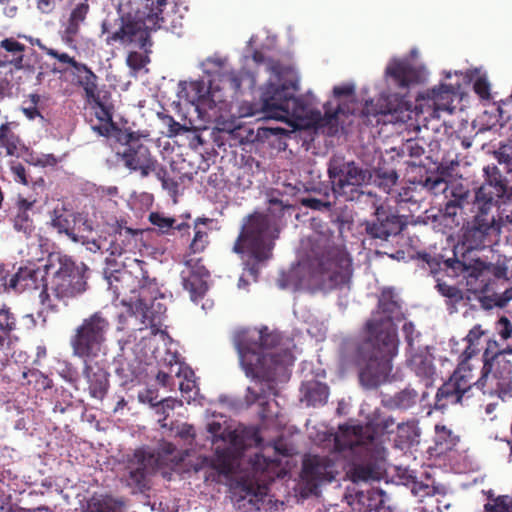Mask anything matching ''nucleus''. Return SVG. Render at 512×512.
<instances>
[{"label":"nucleus","instance_id":"6e6d98bb","mask_svg":"<svg viewBox=\"0 0 512 512\" xmlns=\"http://www.w3.org/2000/svg\"><path fill=\"white\" fill-rule=\"evenodd\" d=\"M287 135V130L282 127H258L257 131L248 129L246 139L249 142H263L270 137Z\"/></svg>","mask_w":512,"mask_h":512},{"label":"nucleus","instance_id":"e433bc0d","mask_svg":"<svg viewBox=\"0 0 512 512\" xmlns=\"http://www.w3.org/2000/svg\"><path fill=\"white\" fill-rule=\"evenodd\" d=\"M136 234L132 229H120L110 235L108 246L105 248L111 256H122L131 250L133 236Z\"/></svg>","mask_w":512,"mask_h":512},{"label":"nucleus","instance_id":"f704fd0d","mask_svg":"<svg viewBox=\"0 0 512 512\" xmlns=\"http://www.w3.org/2000/svg\"><path fill=\"white\" fill-rule=\"evenodd\" d=\"M458 442L459 436L450 428L446 425L437 424L435 426L434 446L431 447V450H433L436 455H443L453 450Z\"/></svg>","mask_w":512,"mask_h":512},{"label":"nucleus","instance_id":"b1692460","mask_svg":"<svg viewBox=\"0 0 512 512\" xmlns=\"http://www.w3.org/2000/svg\"><path fill=\"white\" fill-rule=\"evenodd\" d=\"M482 369L498 376L500 380L512 384V362L499 352V343L494 339H489L486 348L482 354Z\"/></svg>","mask_w":512,"mask_h":512},{"label":"nucleus","instance_id":"c756f323","mask_svg":"<svg viewBox=\"0 0 512 512\" xmlns=\"http://www.w3.org/2000/svg\"><path fill=\"white\" fill-rule=\"evenodd\" d=\"M178 96L199 109L209 101V90L203 81H183L179 83Z\"/></svg>","mask_w":512,"mask_h":512},{"label":"nucleus","instance_id":"4468645a","mask_svg":"<svg viewBox=\"0 0 512 512\" xmlns=\"http://www.w3.org/2000/svg\"><path fill=\"white\" fill-rule=\"evenodd\" d=\"M473 369L466 362L459 363L450 377L438 388L434 407L444 411L451 405H468L473 397Z\"/></svg>","mask_w":512,"mask_h":512},{"label":"nucleus","instance_id":"0e129e2a","mask_svg":"<svg viewBox=\"0 0 512 512\" xmlns=\"http://www.w3.org/2000/svg\"><path fill=\"white\" fill-rule=\"evenodd\" d=\"M356 499L359 504H362L363 506L366 505L365 508H358L359 512H375L378 505H379V499L377 497V494L375 492H371V498L368 494H365L364 492H359L356 494Z\"/></svg>","mask_w":512,"mask_h":512},{"label":"nucleus","instance_id":"4d7b16f0","mask_svg":"<svg viewBox=\"0 0 512 512\" xmlns=\"http://www.w3.org/2000/svg\"><path fill=\"white\" fill-rule=\"evenodd\" d=\"M490 278L488 274L477 278H466V293L473 294L476 298L485 295L489 291Z\"/></svg>","mask_w":512,"mask_h":512},{"label":"nucleus","instance_id":"a211bd4d","mask_svg":"<svg viewBox=\"0 0 512 512\" xmlns=\"http://www.w3.org/2000/svg\"><path fill=\"white\" fill-rule=\"evenodd\" d=\"M483 183L475 190L472 205H482L497 209L499 199L507 191V183L499 168L492 164L483 168Z\"/></svg>","mask_w":512,"mask_h":512},{"label":"nucleus","instance_id":"ddd939ff","mask_svg":"<svg viewBox=\"0 0 512 512\" xmlns=\"http://www.w3.org/2000/svg\"><path fill=\"white\" fill-rule=\"evenodd\" d=\"M117 140L123 146V150L117 152V156L125 168L131 172H138L142 178L148 177L152 171H155L159 162L152 154L146 140L138 132L126 131L117 136Z\"/></svg>","mask_w":512,"mask_h":512},{"label":"nucleus","instance_id":"8fccbe9b","mask_svg":"<svg viewBox=\"0 0 512 512\" xmlns=\"http://www.w3.org/2000/svg\"><path fill=\"white\" fill-rule=\"evenodd\" d=\"M206 223L200 221L198 219L194 225V236L189 245V254H198L202 253L209 243V235L207 228L205 227Z\"/></svg>","mask_w":512,"mask_h":512},{"label":"nucleus","instance_id":"c03bdc74","mask_svg":"<svg viewBox=\"0 0 512 512\" xmlns=\"http://www.w3.org/2000/svg\"><path fill=\"white\" fill-rule=\"evenodd\" d=\"M418 401V393L412 388H405L385 401V405L391 409L407 410Z\"/></svg>","mask_w":512,"mask_h":512},{"label":"nucleus","instance_id":"e2e57ef3","mask_svg":"<svg viewBox=\"0 0 512 512\" xmlns=\"http://www.w3.org/2000/svg\"><path fill=\"white\" fill-rule=\"evenodd\" d=\"M416 188V185L402 188V190L398 193L397 202L399 204L411 203L412 205L418 206L419 203L423 200V197L421 192L417 191Z\"/></svg>","mask_w":512,"mask_h":512},{"label":"nucleus","instance_id":"a19ab883","mask_svg":"<svg viewBox=\"0 0 512 512\" xmlns=\"http://www.w3.org/2000/svg\"><path fill=\"white\" fill-rule=\"evenodd\" d=\"M304 398L310 406H321L327 402L329 387L319 381H309L302 388Z\"/></svg>","mask_w":512,"mask_h":512},{"label":"nucleus","instance_id":"338daca9","mask_svg":"<svg viewBox=\"0 0 512 512\" xmlns=\"http://www.w3.org/2000/svg\"><path fill=\"white\" fill-rule=\"evenodd\" d=\"M223 81L225 83H222L224 89H228L232 95L237 94L242 86V78L239 76L238 73L231 71L227 72L223 75Z\"/></svg>","mask_w":512,"mask_h":512},{"label":"nucleus","instance_id":"412c9836","mask_svg":"<svg viewBox=\"0 0 512 512\" xmlns=\"http://www.w3.org/2000/svg\"><path fill=\"white\" fill-rule=\"evenodd\" d=\"M375 219L366 223V233L373 239L387 241L389 237L402 232L405 222L402 217L383 206L375 210Z\"/></svg>","mask_w":512,"mask_h":512},{"label":"nucleus","instance_id":"7ed1b4c3","mask_svg":"<svg viewBox=\"0 0 512 512\" xmlns=\"http://www.w3.org/2000/svg\"><path fill=\"white\" fill-rule=\"evenodd\" d=\"M166 5L167 0H144L142 8L126 11L120 4L117 17L108 15L102 21L101 32L106 35V44L133 45L149 53L151 32L167 28L168 20L163 14Z\"/></svg>","mask_w":512,"mask_h":512},{"label":"nucleus","instance_id":"473e14b6","mask_svg":"<svg viewBox=\"0 0 512 512\" xmlns=\"http://www.w3.org/2000/svg\"><path fill=\"white\" fill-rule=\"evenodd\" d=\"M74 84L83 88L86 99L94 98L99 93L96 74L84 63H80L72 71Z\"/></svg>","mask_w":512,"mask_h":512},{"label":"nucleus","instance_id":"cd10ccee","mask_svg":"<svg viewBox=\"0 0 512 512\" xmlns=\"http://www.w3.org/2000/svg\"><path fill=\"white\" fill-rule=\"evenodd\" d=\"M34 203L35 201H29L19 196L14 206L9 208L8 216L14 230L21 233L25 238H30L35 233L36 227L34 220L30 216V211H32Z\"/></svg>","mask_w":512,"mask_h":512},{"label":"nucleus","instance_id":"2f4dec72","mask_svg":"<svg viewBox=\"0 0 512 512\" xmlns=\"http://www.w3.org/2000/svg\"><path fill=\"white\" fill-rule=\"evenodd\" d=\"M436 289L441 296L445 298V305L450 314L458 312L459 305H466L472 298L466 292L454 285H449L444 281H437Z\"/></svg>","mask_w":512,"mask_h":512},{"label":"nucleus","instance_id":"393cba45","mask_svg":"<svg viewBox=\"0 0 512 512\" xmlns=\"http://www.w3.org/2000/svg\"><path fill=\"white\" fill-rule=\"evenodd\" d=\"M154 454L138 449L129 462V476L127 483L137 492L149 489L148 475L153 467Z\"/></svg>","mask_w":512,"mask_h":512},{"label":"nucleus","instance_id":"49530a36","mask_svg":"<svg viewBox=\"0 0 512 512\" xmlns=\"http://www.w3.org/2000/svg\"><path fill=\"white\" fill-rule=\"evenodd\" d=\"M23 385L31 386L37 392L45 391L53 387V381L38 369H27L22 373Z\"/></svg>","mask_w":512,"mask_h":512},{"label":"nucleus","instance_id":"f03ea898","mask_svg":"<svg viewBox=\"0 0 512 512\" xmlns=\"http://www.w3.org/2000/svg\"><path fill=\"white\" fill-rule=\"evenodd\" d=\"M365 331L366 337L355 345L351 353L342 357V362L346 367L357 368L360 385L371 390L389 379L399 341L395 329L384 328L376 320H368Z\"/></svg>","mask_w":512,"mask_h":512},{"label":"nucleus","instance_id":"4c0bfd02","mask_svg":"<svg viewBox=\"0 0 512 512\" xmlns=\"http://www.w3.org/2000/svg\"><path fill=\"white\" fill-rule=\"evenodd\" d=\"M87 101L92 104V108L95 110V116L101 123L114 122V106L111 103V95L109 92L101 91L95 94L94 98H88Z\"/></svg>","mask_w":512,"mask_h":512},{"label":"nucleus","instance_id":"ea45409f","mask_svg":"<svg viewBox=\"0 0 512 512\" xmlns=\"http://www.w3.org/2000/svg\"><path fill=\"white\" fill-rule=\"evenodd\" d=\"M409 364L418 377L427 381L426 386L431 384V378L435 373V367L430 354L424 352L415 353L409 359Z\"/></svg>","mask_w":512,"mask_h":512},{"label":"nucleus","instance_id":"864d4df0","mask_svg":"<svg viewBox=\"0 0 512 512\" xmlns=\"http://www.w3.org/2000/svg\"><path fill=\"white\" fill-rule=\"evenodd\" d=\"M16 317L10 311V308L4 305L0 308V348L4 346L10 333L16 328Z\"/></svg>","mask_w":512,"mask_h":512},{"label":"nucleus","instance_id":"bf43d9fd","mask_svg":"<svg viewBox=\"0 0 512 512\" xmlns=\"http://www.w3.org/2000/svg\"><path fill=\"white\" fill-rule=\"evenodd\" d=\"M329 192L325 191L323 198H316L312 196L302 197L300 203L302 206L317 211H329L332 208V203L328 200Z\"/></svg>","mask_w":512,"mask_h":512},{"label":"nucleus","instance_id":"f257e3e1","mask_svg":"<svg viewBox=\"0 0 512 512\" xmlns=\"http://www.w3.org/2000/svg\"><path fill=\"white\" fill-rule=\"evenodd\" d=\"M240 364L247 377L261 381L274 380L277 372L292 366L295 360L291 341L267 326L243 329L233 339Z\"/></svg>","mask_w":512,"mask_h":512},{"label":"nucleus","instance_id":"39448f33","mask_svg":"<svg viewBox=\"0 0 512 512\" xmlns=\"http://www.w3.org/2000/svg\"><path fill=\"white\" fill-rule=\"evenodd\" d=\"M270 220L261 213H254L246 218L241 231L234 243L233 251L237 254L247 253L253 260L247 262L249 274L257 278L259 264L270 259L273 244L269 239Z\"/></svg>","mask_w":512,"mask_h":512},{"label":"nucleus","instance_id":"052dcab7","mask_svg":"<svg viewBox=\"0 0 512 512\" xmlns=\"http://www.w3.org/2000/svg\"><path fill=\"white\" fill-rule=\"evenodd\" d=\"M449 201L465 208L470 203V191L462 184H452L449 188Z\"/></svg>","mask_w":512,"mask_h":512},{"label":"nucleus","instance_id":"774afa93","mask_svg":"<svg viewBox=\"0 0 512 512\" xmlns=\"http://www.w3.org/2000/svg\"><path fill=\"white\" fill-rule=\"evenodd\" d=\"M495 330L503 341L512 337V323L506 316H501L497 320Z\"/></svg>","mask_w":512,"mask_h":512},{"label":"nucleus","instance_id":"72a5a7b5","mask_svg":"<svg viewBox=\"0 0 512 512\" xmlns=\"http://www.w3.org/2000/svg\"><path fill=\"white\" fill-rule=\"evenodd\" d=\"M88 12L89 4L87 0L77 4L73 8L63 35V40L66 44L72 45L74 43V38L79 32L80 24L86 19Z\"/></svg>","mask_w":512,"mask_h":512},{"label":"nucleus","instance_id":"79ce46f5","mask_svg":"<svg viewBox=\"0 0 512 512\" xmlns=\"http://www.w3.org/2000/svg\"><path fill=\"white\" fill-rule=\"evenodd\" d=\"M124 505L122 499L95 494L87 501V512H115V510L122 509Z\"/></svg>","mask_w":512,"mask_h":512},{"label":"nucleus","instance_id":"dca6fc26","mask_svg":"<svg viewBox=\"0 0 512 512\" xmlns=\"http://www.w3.org/2000/svg\"><path fill=\"white\" fill-rule=\"evenodd\" d=\"M335 463L327 456L311 455L303 460L301 481L303 488L310 494H316L318 488L332 482L336 476Z\"/></svg>","mask_w":512,"mask_h":512},{"label":"nucleus","instance_id":"6ab92c4d","mask_svg":"<svg viewBox=\"0 0 512 512\" xmlns=\"http://www.w3.org/2000/svg\"><path fill=\"white\" fill-rule=\"evenodd\" d=\"M220 440L225 446H216L213 465L218 474H230L234 462L239 459L246 448L244 438L236 431L224 428Z\"/></svg>","mask_w":512,"mask_h":512},{"label":"nucleus","instance_id":"a878e982","mask_svg":"<svg viewBox=\"0 0 512 512\" xmlns=\"http://www.w3.org/2000/svg\"><path fill=\"white\" fill-rule=\"evenodd\" d=\"M385 75L399 88L421 83L425 79V69L408 60H394L388 64Z\"/></svg>","mask_w":512,"mask_h":512},{"label":"nucleus","instance_id":"5701e85b","mask_svg":"<svg viewBox=\"0 0 512 512\" xmlns=\"http://www.w3.org/2000/svg\"><path fill=\"white\" fill-rule=\"evenodd\" d=\"M83 362L82 375L88 384L89 394L93 398L102 400L110 386L105 360L85 359Z\"/></svg>","mask_w":512,"mask_h":512},{"label":"nucleus","instance_id":"9d476101","mask_svg":"<svg viewBox=\"0 0 512 512\" xmlns=\"http://www.w3.org/2000/svg\"><path fill=\"white\" fill-rule=\"evenodd\" d=\"M284 112V120L292 117L297 120L305 121L307 126H313L316 130H321L327 136H335L339 131V115L344 114L340 105L335 110L324 105L325 112L312 108L311 101L304 96H295L291 93Z\"/></svg>","mask_w":512,"mask_h":512},{"label":"nucleus","instance_id":"2eb2a0df","mask_svg":"<svg viewBox=\"0 0 512 512\" xmlns=\"http://www.w3.org/2000/svg\"><path fill=\"white\" fill-rule=\"evenodd\" d=\"M298 84L295 82L267 83L261 93V106L245 103L240 107L242 117L255 116L263 113L265 117L284 120L286 102L291 93H296Z\"/></svg>","mask_w":512,"mask_h":512},{"label":"nucleus","instance_id":"6e6552de","mask_svg":"<svg viewBox=\"0 0 512 512\" xmlns=\"http://www.w3.org/2000/svg\"><path fill=\"white\" fill-rule=\"evenodd\" d=\"M110 323L102 312L98 311L83 319L70 338L73 355L85 359H97L104 354Z\"/></svg>","mask_w":512,"mask_h":512},{"label":"nucleus","instance_id":"bb28decb","mask_svg":"<svg viewBox=\"0 0 512 512\" xmlns=\"http://www.w3.org/2000/svg\"><path fill=\"white\" fill-rule=\"evenodd\" d=\"M82 220L80 213L70 211L64 204H57L49 212V226L55 229L59 234H65L75 243H85L84 236H80L74 231V224Z\"/></svg>","mask_w":512,"mask_h":512},{"label":"nucleus","instance_id":"7c9ffc66","mask_svg":"<svg viewBox=\"0 0 512 512\" xmlns=\"http://www.w3.org/2000/svg\"><path fill=\"white\" fill-rule=\"evenodd\" d=\"M384 455V448L381 446H375V454L371 457V463L355 464L350 469L349 474L353 482L378 480L381 472L378 465L376 464L377 459H382Z\"/></svg>","mask_w":512,"mask_h":512},{"label":"nucleus","instance_id":"de8ad7c7","mask_svg":"<svg viewBox=\"0 0 512 512\" xmlns=\"http://www.w3.org/2000/svg\"><path fill=\"white\" fill-rule=\"evenodd\" d=\"M378 308L385 318L389 321L401 320L403 313L399 303L394 300L392 292L384 291L379 299Z\"/></svg>","mask_w":512,"mask_h":512},{"label":"nucleus","instance_id":"9b49d317","mask_svg":"<svg viewBox=\"0 0 512 512\" xmlns=\"http://www.w3.org/2000/svg\"><path fill=\"white\" fill-rule=\"evenodd\" d=\"M327 173L335 196L346 201L360 200L364 194L362 187L368 180L367 170L354 161L334 157L328 163Z\"/></svg>","mask_w":512,"mask_h":512},{"label":"nucleus","instance_id":"c85d7f7f","mask_svg":"<svg viewBox=\"0 0 512 512\" xmlns=\"http://www.w3.org/2000/svg\"><path fill=\"white\" fill-rule=\"evenodd\" d=\"M473 390L477 389L483 395L497 396L504 400L512 395V384H508L493 373L481 369V375L476 381H472Z\"/></svg>","mask_w":512,"mask_h":512},{"label":"nucleus","instance_id":"13d9d810","mask_svg":"<svg viewBox=\"0 0 512 512\" xmlns=\"http://www.w3.org/2000/svg\"><path fill=\"white\" fill-rule=\"evenodd\" d=\"M422 189L437 195L439 193H447L450 186L448 182L439 175L427 176L418 183Z\"/></svg>","mask_w":512,"mask_h":512},{"label":"nucleus","instance_id":"69168bd1","mask_svg":"<svg viewBox=\"0 0 512 512\" xmlns=\"http://www.w3.org/2000/svg\"><path fill=\"white\" fill-rule=\"evenodd\" d=\"M159 118L162 120V123L168 127V136L170 137L189 131L186 126L181 125L171 115L160 113Z\"/></svg>","mask_w":512,"mask_h":512},{"label":"nucleus","instance_id":"423d86ee","mask_svg":"<svg viewBox=\"0 0 512 512\" xmlns=\"http://www.w3.org/2000/svg\"><path fill=\"white\" fill-rule=\"evenodd\" d=\"M45 267L51 275L49 289L57 299L67 301L87 290L88 268L83 262L76 263L71 256L52 252Z\"/></svg>","mask_w":512,"mask_h":512},{"label":"nucleus","instance_id":"09e8293b","mask_svg":"<svg viewBox=\"0 0 512 512\" xmlns=\"http://www.w3.org/2000/svg\"><path fill=\"white\" fill-rule=\"evenodd\" d=\"M443 264L445 268H450L454 272L457 271H465L466 276L465 278H477L482 277V275L487 274L485 272V263L481 261H477L472 266H466L464 262L458 260V259H447L443 261Z\"/></svg>","mask_w":512,"mask_h":512},{"label":"nucleus","instance_id":"3c124183","mask_svg":"<svg viewBox=\"0 0 512 512\" xmlns=\"http://www.w3.org/2000/svg\"><path fill=\"white\" fill-rule=\"evenodd\" d=\"M183 287L189 292L192 301L202 298L207 291L206 282L196 272H191L183 278Z\"/></svg>","mask_w":512,"mask_h":512},{"label":"nucleus","instance_id":"0eeeda50","mask_svg":"<svg viewBox=\"0 0 512 512\" xmlns=\"http://www.w3.org/2000/svg\"><path fill=\"white\" fill-rule=\"evenodd\" d=\"M473 213L463 226L462 243L467 250H482L498 243L503 222L497 209L473 205Z\"/></svg>","mask_w":512,"mask_h":512},{"label":"nucleus","instance_id":"603ef678","mask_svg":"<svg viewBox=\"0 0 512 512\" xmlns=\"http://www.w3.org/2000/svg\"><path fill=\"white\" fill-rule=\"evenodd\" d=\"M181 460L182 458L178 456L175 445L169 442H164L160 445L157 451V456H154L153 464H156L157 466H168L170 464L177 465Z\"/></svg>","mask_w":512,"mask_h":512},{"label":"nucleus","instance_id":"1a4fd4ad","mask_svg":"<svg viewBox=\"0 0 512 512\" xmlns=\"http://www.w3.org/2000/svg\"><path fill=\"white\" fill-rule=\"evenodd\" d=\"M122 266V269L111 272L105 270L106 278L116 294L120 295L127 290L134 292L136 287L138 297L148 296V292L153 295L157 293L158 282L156 278L150 277L145 261L126 257Z\"/></svg>","mask_w":512,"mask_h":512},{"label":"nucleus","instance_id":"680f3d73","mask_svg":"<svg viewBox=\"0 0 512 512\" xmlns=\"http://www.w3.org/2000/svg\"><path fill=\"white\" fill-rule=\"evenodd\" d=\"M152 174L161 182L163 189L168 190L172 194H176L178 190V183L168 175L167 168L160 163L152 171Z\"/></svg>","mask_w":512,"mask_h":512},{"label":"nucleus","instance_id":"c9c22d12","mask_svg":"<svg viewBox=\"0 0 512 512\" xmlns=\"http://www.w3.org/2000/svg\"><path fill=\"white\" fill-rule=\"evenodd\" d=\"M148 220L152 225L157 227L158 231L162 234H168L172 229H175L182 237L190 235V225L188 223L182 222L177 224L175 218L167 217L163 213L151 212Z\"/></svg>","mask_w":512,"mask_h":512},{"label":"nucleus","instance_id":"f8f14e48","mask_svg":"<svg viewBox=\"0 0 512 512\" xmlns=\"http://www.w3.org/2000/svg\"><path fill=\"white\" fill-rule=\"evenodd\" d=\"M314 272L323 281L328 282L330 288H338L348 284L353 274L352 258L340 246L329 245L317 255L312 263Z\"/></svg>","mask_w":512,"mask_h":512},{"label":"nucleus","instance_id":"58836bf2","mask_svg":"<svg viewBox=\"0 0 512 512\" xmlns=\"http://www.w3.org/2000/svg\"><path fill=\"white\" fill-rule=\"evenodd\" d=\"M432 91L438 116L440 117L442 112L453 113L455 109L453 103L457 96V89L452 85L441 84L438 88H433Z\"/></svg>","mask_w":512,"mask_h":512},{"label":"nucleus","instance_id":"4be33fe9","mask_svg":"<svg viewBox=\"0 0 512 512\" xmlns=\"http://www.w3.org/2000/svg\"><path fill=\"white\" fill-rule=\"evenodd\" d=\"M375 436L369 426L362 425H340L338 432L335 434L334 446L339 452L353 450L358 446L365 447L370 450L376 446Z\"/></svg>","mask_w":512,"mask_h":512},{"label":"nucleus","instance_id":"20e7f679","mask_svg":"<svg viewBox=\"0 0 512 512\" xmlns=\"http://www.w3.org/2000/svg\"><path fill=\"white\" fill-rule=\"evenodd\" d=\"M380 105H374L372 101H367L361 112L364 122L373 124L371 116L375 118L376 124L380 123L379 116L391 115L396 121H405L411 118L414 112L416 117L423 116L425 120L436 118L439 119L436 101L432 89L424 93L418 94L414 104L405 99V96L398 94H390L379 99Z\"/></svg>","mask_w":512,"mask_h":512},{"label":"nucleus","instance_id":"5fc2aeb1","mask_svg":"<svg viewBox=\"0 0 512 512\" xmlns=\"http://www.w3.org/2000/svg\"><path fill=\"white\" fill-rule=\"evenodd\" d=\"M398 181L395 169L378 168L374 174V184L386 193H390Z\"/></svg>","mask_w":512,"mask_h":512},{"label":"nucleus","instance_id":"a18cd8bd","mask_svg":"<svg viewBox=\"0 0 512 512\" xmlns=\"http://www.w3.org/2000/svg\"><path fill=\"white\" fill-rule=\"evenodd\" d=\"M14 123L6 122L0 126V146L6 149L8 155H18L21 140L13 131Z\"/></svg>","mask_w":512,"mask_h":512},{"label":"nucleus","instance_id":"f3484780","mask_svg":"<svg viewBox=\"0 0 512 512\" xmlns=\"http://www.w3.org/2000/svg\"><path fill=\"white\" fill-rule=\"evenodd\" d=\"M46 275H50V273H47L46 267L45 269L34 265L20 267L17 273L9 278V288L17 292L42 288L39 294L41 304L54 311L55 306L51 304Z\"/></svg>","mask_w":512,"mask_h":512},{"label":"nucleus","instance_id":"37998d69","mask_svg":"<svg viewBox=\"0 0 512 512\" xmlns=\"http://www.w3.org/2000/svg\"><path fill=\"white\" fill-rule=\"evenodd\" d=\"M0 49L10 54L11 59L7 60L9 64L13 65L16 69L23 67L24 53L26 51L24 44L13 37H9L0 41Z\"/></svg>","mask_w":512,"mask_h":512},{"label":"nucleus","instance_id":"aec40b11","mask_svg":"<svg viewBox=\"0 0 512 512\" xmlns=\"http://www.w3.org/2000/svg\"><path fill=\"white\" fill-rule=\"evenodd\" d=\"M163 298L164 295L158 286L156 294L148 292V296L141 295L130 307L133 314L140 318L145 327L158 330L163 324V318L167 311L166 305L159 301Z\"/></svg>","mask_w":512,"mask_h":512}]
</instances>
